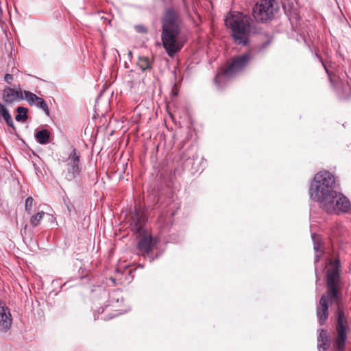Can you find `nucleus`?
Here are the masks:
<instances>
[{
    "label": "nucleus",
    "mask_w": 351,
    "mask_h": 351,
    "mask_svg": "<svg viewBox=\"0 0 351 351\" xmlns=\"http://www.w3.org/2000/svg\"><path fill=\"white\" fill-rule=\"evenodd\" d=\"M35 105L42 109L46 114L47 116H49L50 114V111H49V109L48 108V106H47V104L46 103V101L41 97H39L38 99H37Z\"/></svg>",
    "instance_id": "23"
},
{
    "label": "nucleus",
    "mask_w": 351,
    "mask_h": 351,
    "mask_svg": "<svg viewBox=\"0 0 351 351\" xmlns=\"http://www.w3.org/2000/svg\"><path fill=\"white\" fill-rule=\"evenodd\" d=\"M13 79H14V77H13V75L12 74H10V73H7L5 74V75L4 76V80L9 84H10L12 83V82L13 81Z\"/></svg>",
    "instance_id": "28"
},
{
    "label": "nucleus",
    "mask_w": 351,
    "mask_h": 351,
    "mask_svg": "<svg viewBox=\"0 0 351 351\" xmlns=\"http://www.w3.org/2000/svg\"><path fill=\"white\" fill-rule=\"evenodd\" d=\"M158 220L159 221H162L163 220V214H161L159 217H158Z\"/></svg>",
    "instance_id": "30"
},
{
    "label": "nucleus",
    "mask_w": 351,
    "mask_h": 351,
    "mask_svg": "<svg viewBox=\"0 0 351 351\" xmlns=\"http://www.w3.org/2000/svg\"><path fill=\"white\" fill-rule=\"evenodd\" d=\"M45 213L41 211L33 215L30 219V223L33 227H36L40 224V221L43 218Z\"/></svg>",
    "instance_id": "24"
},
{
    "label": "nucleus",
    "mask_w": 351,
    "mask_h": 351,
    "mask_svg": "<svg viewBox=\"0 0 351 351\" xmlns=\"http://www.w3.org/2000/svg\"><path fill=\"white\" fill-rule=\"evenodd\" d=\"M23 99V91L20 86L16 88L6 86L3 90L2 99L5 104H12Z\"/></svg>",
    "instance_id": "12"
},
{
    "label": "nucleus",
    "mask_w": 351,
    "mask_h": 351,
    "mask_svg": "<svg viewBox=\"0 0 351 351\" xmlns=\"http://www.w3.org/2000/svg\"><path fill=\"white\" fill-rule=\"evenodd\" d=\"M317 58L321 62L323 67L328 75L329 81L333 87L335 95L341 101H349L351 100V78L347 74H345L342 78L336 77L332 75L328 66L323 60L322 58L316 53Z\"/></svg>",
    "instance_id": "6"
},
{
    "label": "nucleus",
    "mask_w": 351,
    "mask_h": 351,
    "mask_svg": "<svg viewBox=\"0 0 351 351\" xmlns=\"http://www.w3.org/2000/svg\"><path fill=\"white\" fill-rule=\"evenodd\" d=\"M335 185V177L330 172L324 171L316 173L309 187L310 198L320 204L326 198L336 195Z\"/></svg>",
    "instance_id": "4"
},
{
    "label": "nucleus",
    "mask_w": 351,
    "mask_h": 351,
    "mask_svg": "<svg viewBox=\"0 0 351 351\" xmlns=\"http://www.w3.org/2000/svg\"><path fill=\"white\" fill-rule=\"evenodd\" d=\"M226 25L231 29L234 42L242 46L250 44V36L261 33L259 25L248 14L242 12L230 14L225 20Z\"/></svg>",
    "instance_id": "3"
},
{
    "label": "nucleus",
    "mask_w": 351,
    "mask_h": 351,
    "mask_svg": "<svg viewBox=\"0 0 351 351\" xmlns=\"http://www.w3.org/2000/svg\"><path fill=\"white\" fill-rule=\"evenodd\" d=\"M252 58L253 57L250 52L232 57L226 67L221 68L218 71L214 78L215 84L219 87L222 86L229 77L243 71Z\"/></svg>",
    "instance_id": "5"
},
{
    "label": "nucleus",
    "mask_w": 351,
    "mask_h": 351,
    "mask_svg": "<svg viewBox=\"0 0 351 351\" xmlns=\"http://www.w3.org/2000/svg\"><path fill=\"white\" fill-rule=\"evenodd\" d=\"M338 260L332 262L326 273V291L320 298L317 306V317L319 325L326 324L328 318V302L335 303L336 322L333 341V349L335 351H344L346 341L348 339L347 332L349 330L348 321L345 318L343 304L341 301L342 293L341 285V271Z\"/></svg>",
    "instance_id": "1"
},
{
    "label": "nucleus",
    "mask_w": 351,
    "mask_h": 351,
    "mask_svg": "<svg viewBox=\"0 0 351 351\" xmlns=\"http://www.w3.org/2000/svg\"><path fill=\"white\" fill-rule=\"evenodd\" d=\"M67 179L71 180L80 175L82 171L80 165V155L77 153L75 148H73L68 157L67 162Z\"/></svg>",
    "instance_id": "10"
},
{
    "label": "nucleus",
    "mask_w": 351,
    "mask_h": 351,
    "mask_svg": "<svg viewBox=\"0 0 351 351\" xmlns=\"http://www.w3.org/2000/svg\"><path fill=\"white\" fill-rule=\"evenodd\" d=\"M1 118L3 119L9 127L14 130H16L13 119L8 109L1 102H0V119Z\"/></svg>",
    "instance_id": "17"
},
{
    "label": "nucleus",
    "mask_w": 351,
    "mask_h": 351,
    "mask_svg": "<svg viewBox=\"0 0 351 351\" xmlns=\"http://www.w3.org/2000/svg\"><path fill=\"white\" fill-rule=\"evenodd\" d=\"M136 237L139 238L136 245L139 254L144 257L152 254L158 242V238L147 234L146 232Z\"/></svg>",
    "instance_id": "9"
},
{
    "label": "nucleus",
    "mask_w": 351,
    "mask_h": 351,
    "mask_svg": "<svg viewBox=\"0 0 351 351\" xmlns=\"http://www.w3.org/2000/svg\"><path fill=\"white\" fill-rule=\"evenodd\" d=\"M12 318L9 308L0 300V332H5L11 327Z\"/></svg>",
    "instance_id": "13"
},
{
    "label": "nucleus",
    "mask_w": 351,
    "mask_h": 351,
    "mask_svg": "<svg viewBox=\"0 0 351 351\" xmlns=\"http://www.w3.org/2000/svg\"><path fill=\"white\" fill-rule=\"evenodd\" d=\"M317 336V348L319 351H326L330 346V337L325 329H319Z\"/></svg>",
    "instance_id": "14"
},
{
    "label": "nucleus",
    "mask_w": 351,
    "mask_h": 351,
    "mask_svg": "<svg viewBox=\"0 0 351 351\" xmlns=\"http://www.w3.org/2000/svg\"><path fill=\"white\" fill-rule=\"evenodd\" d=\"M128 55H129V56H132V52H131V51H129Z\"/></svg>",
    "instance_id": "31"
},
{
    "label": "nucleus",
    "mask_w": 351,
    "mask_h": 351,
    "mask_svg": "<svg viewBox=\"0 0 351 351\" xmlns=\"http://www.w3.org/2000/svg\"><path fill=\"white\" fill-rule=\"evenodd\" d=\"M319 205L328 213L337 215L346 213L351 210V203L348 198L337 191L336 195H332V197L326 198Z\"/></svg>",
    "instance_id": "8"
},
{
    "label": "nucleus",
    "mask_w": 351,
    "mask_h": 351,
    "mask_svg": "<svg viewBox=\"0 0 351 351\" xmlns=\"http://www.w3.org/2000/svg\"><path fill=\"white\" fill-rule=\"evenodd\" d=\"M145 222V216L140 210L135 209L134 212L131 213L130 226L131 230L135 233L136 236H140L146 232L145 230L144 229Z\"/></svg>",
    "instance_id": "11"
},
{
    "label": "nucleus",
    "mask_w": 351,
    "mask_h": 351,
    "mask_svg": "<svg viewBox=\"0 0 351 351\" xmlns=\"http://www.w3.org/2000/svg\"><path fill=\"white\" fill-rule=\"evenodd\" d=\"M33 202H34V199L30 196L27 197V199L25 200V210L28 214H31Z\"/></svg>",
    "instance_id": "26"
},
{
    "label": "nucleus",
    "mask_w": 351,
    "mask_h": 351,
    "mask_svg": "<svg viewBox=\"0 0 351 351\" xmlns=\"http://www.w3.org/2000/svg\"><path fill=\"white\" fill-rule=\"evenodd\" d=\"M279 6L276 0H260L253 8V19L256 24L272 21L278 12Z\"/></svg>",
    "instance_id": "7"
},
{
    "label": "nucleus",
    "mask_w": 351,
    "mask_h": 351,
    "mask_svg": "<svg viewBox=\"0 0 351 351\" xmlns=\"http://www.w3.org/2000/svg\"><path fill=\"white\" fill-rule=\"evenodd\" d=\"M51 132L47 129H42L36 132L34 137L36 141L42 145H46L49 142Z\"/></svg>",
    "instance_id": "18"
},
{
    "label": "nucleus",
    "mask_w": 351,
    "mask_h": 351,
    "mask_svg": "<svg viewBox=\"0 0 351 351\" xmlns=\"http://www.w3.org/2000/svg\"><path fill=\"white\" fill-rule=\"evenodd\" d=\"M23 95L28 104L31 106L35 105L37 99L39 98L36 94L28 90H24Z\"/></svg>",
    "instance_id": "22"
},
{
    "label": "nucleus",
    "mask_w": 351,
    "mask_h": 351,
    "mask_svg": "<svg viewBox=\"0 0 351 351\" xmlns=\"http://www.w3.org/2000/svg\"><path fill=\"white\" fill-rule=\"evenodd\" d=\"M16 111L17 114L15 117V119L18 122H25L28 119V108L23 106H19L16 108Z\"/></svg>",
    "instance_id": "20"
},
{
    "label": "nucleus",
    "mask_w": 351,
    "mask_h": 351,
    "mask_svg": "<svg viewBox=\"0 0 351 351\" xmlns=\"http://www.w3.org/2000/svg\"><path fill=\"white\" fill-rule=\"evenodd\" d=\"M66 206L69 213H71L72 208H73V206L70 202L66 203Z\"/></svg>",
    "instance_id": "29"
},
{
    "label": "nucleus",
    "mask_w": 351,
    "mask_h": 351,
    "mask_svg": "<svg viewBox=\"0 0 351 351\" xmlns=\"http://www.w3.org/2000/svg\"><path fill=\"white\" fill-rule=\"evenodd\" d=\"M186 161L190 160V157H189V158H186Z\"/></svg>",
    "instance_id": "32"
},
{
    "label": "nucleus",
    "mask_w": 351,
    "mask_h": 351,
    "mask_svg": "<svg viewBox=\"0 0 351 351\" xmlns=\"http://www.w3.org/2000/svg\"><path fill=\"white\" fill-rule=\"evenodd\" d=\"M265 35L267 37V40L258 46L259 51L265 49L270 45L273 40V36L270 34L265 33Z\"/></svg>",
    "instance_id": "25"
},
{
    "label": "nucleus",
    "mask_w": 351,
    "mask_h": 351,
    "mask_svg": "<svg viewBox=\"0 0 351 351\" xmlns=\"http://www.w3.org/2000/svg\"><path fill=\"white\" fill-rule=\"evenodd\" d=\"M135 29L137 32L141 34H146L147 32V29L144 25H138L135 26Z\"/></svg>",
    "instance_id": "27"
},
{
    "label": "nucleus",
    "mask_w": 351,
    "mask_h": 351,
    "mask_svg": "<svg viewBox=\"0 0 351 351\" xmlns=\"http://www.w3.org/2000/svg\"><path fill=\"white\" fill-rule=\"evenodd\" d=\"M109 296L108 291L101 287H97L92 291V299L97 304H101L99 301L106 300Z\"/></svg>",
    "instance_id": "16"
},
{
    "label": "nucleus",
    "mask_w": 351,
    "mask_h": 351,
    "mask_svg": "<svg viewBox=\"0 0 351 351\" xmlns=\"http://www.w3.org/2000/svg\"><path fill=\"white\" fill-rule=\"evenodd\" d=\"M180 12L173 8L165 10L161 19V42L169 57L173 58L183 48L187 37L182 33Z\"/></svg>",
    "instance_id": "2"
},
{
    "label": "nucleus",
    "mask_w": 351,
    "mask_h": 351,
    "mask_svg": "<svg viewBox=\"0 0 351 351\" xmlns=\"http://www.w3.org/2000/svg\"><path fill=\"white\" fill-rule=\"evenodd\" d=\"M317 235L315 234H312V239L314 242V250L316 252L315 256V263L319 262L320 256L322 254V251L320 250L321 247V243L316 240Z\"/></svg>",
    "instance_id": "21"
},
{
    "label": "nucleus",
    "mask_w": 351,
    "mask_h": 351,
    "mask_svg": "<svg viewBox=\"0 0 351 351\" xmlns=\"http://www.w3.org/2000/svg\"><path fill=\"white\" fill-rule=\"evenodd\" d=\"M114 306V305L112 304V302L110 301V304H104L103 306L99 307L97 308V312L99 314H102L101 319L104 320H109L111 319L119 314H121L120 312L118 311H115L114 313H111L110 311H112V308Z\"/></svg>",
    "instance_id": "15"
},
{
    "label": "nucleus",
    "mask_w": 351,
    "mask_h": 351,
    "mask_svg": "<svg viewBox=\"0 0 351 351\" xmlns=\"http://www.w3.org/2000/svg\"><path fill=\"white\" fill-rule=\"evenodd\" d=\"M136 64L142 71H145L152 69L154 61L152 60L149 57L139 56Z\"/></svg>",
    "instance_id": "19"
}]
</instances>
